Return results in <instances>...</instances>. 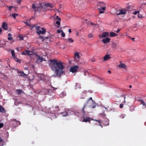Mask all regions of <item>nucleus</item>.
I'll return each instance as SVG.
<instances>
[{
    "label": "nucleus",
    "mask_w": 146,
    "mask_h": 146,
    "mask_svg": "<svg viewBox=\"0 0 146 146\" xmlns=\"http://www.w3.org/2000/svg\"><path fill=\"white\" fill-rule=\"evenodd\" d=\"M51 87L52 89V90H54V91L56 90L57 89H58L57 88H55L53 86H52V85L51 86Z\"/></svg>",
    "instance_id": "nucleus-42"
},
{
    "label": "nucleus",
    "mask_w": 146,
    "mask_h": 146,
    "mask_svg": "<svg viewBox=\"0 0 146 146\" xmlns=\"http://www.w3.org/2000/svg\"><path fill=\"white\" fill-rule=\"evenodd\" d=\"M120 29H118L117 31L116 32L117 33H118L120 31Z\"/></svg>",
    "instance_id": "nucleus-56"
},
{
    "label": "nucleus",
    "mask_w": 146,
    "mask_h": 146,
    "mask_svg": "<svg viewBox=\"0 0 146 146\" xmlns=\"http://www.w3.org/2000/svg\"><path fill=\"white\" fill-rule=\"evenodd\" d=\"M61 113L62 114V115L63 116H66L68 115V113L66 111H64L61 112Z\"/></svg>",
    "instance_id": "nucleus-27"
},
{
    "label": "nucleus",
    "mask_w": 146,
    "mask_h": 146,
    "mask_svg": "<svg viewBox=\"0 0 146 146\" xmlns=\"http://www.w3.org/2000/svg\"><path fill=\"white\" fill-rule=\"evenodd\" d=\"M109 36L108 33L107 32H104L103 33L102 35H100L99 37L100 38H103L107 37Z\"/></svg>",
    "instance_id": "nucleus-10"
},
{
    "label": "nucleus",
    "mask_w": 146,
    "mask_h": 146,
    "mask_svg": "<svg viewBox=\"0 0 146 146\" xmlns=\"http://www.w3.org/2000/svg\"><path fill=\"white\" fill-rule=\"evenodd\" d=\"M61 30V36L63 37H64L65 36V33H64L63 31L62 30Z\"/></svg>",
    "instance_id": "nucleus-36"
},
{
    "label": "nucleus",
    "mask_w": 146,
    "mask_h": 146,
    "mask_svg": "<svg viewBox=\"0 0 146 146\" xmlns=\"http://www.w3.org/2000/svg\"><path fill=\"white\" fill-rule=\"evenodd\" d=\"M96 121H97V122H98L99 123V125H100V126H101V124H100V120H95Z\"/></svg>",
    "instance_id": "nucleus-53"
},
{
    "label": "nucleus",
    "mask_w": 146,
    "mask_h": 146,
    "mask_svg": "<svg viewBox=\"0 0 146 146\" xmlns=\"http://www.w3.org/2000/svg\"><path fill=\"white\" fill-rule=\"evenodd\" d=\"M13 58L15 59V60L17 61L18 62L19 61V59L17 57V56H14L13 57Z\"/></svg>",
    "instance_id": "nucleus-35"
},
{
    "label": "nucleus",
    "mask_w": 146,
    "mask_h": 146,
    "mask_svg": "<svg viewBox=\"0 0 146 146\" xmlns=\"http://www.w3.org/2000/svg\"><path fill=\"white\" fill-rule=\"evenodd\" d=\"M123 105L122 104H121L119 105V107L121 108H123Z\"/></svg>",
    "instance_id": "nucleus-51"
},
{
    "label": "nucleus",
    "mask_w": 146,
    "mask_h": 146,
    "mask_svg": "<svg viewBox=\"0 0 146 146\" xmlns=\"http://www.w3.org/2000/svg\"><path fill=\"white\" fill-rule=\"evenodd\" d=\"M18 14L17 13H13L12 15V16L14 19H15L16 17L18 16Z\"/></svg>",
    "instance_id": "nucleus-33"
},
{
    "label": "nucleus",
    "mask_w": 146,
    "mask_h": 146,
    "mask_svg": "<svg viewBox=\"0 0 146 146\" xmlns=\"http://www.w3.org/2000/svg\"><path fill=\"white\" fill-rule=\"evenodd\" d=\"M51 63V68L55 73L53 76L54 77H60L65 74L64 66L63 63L61 61L54 59L50 60Z\"/></svg>",
    "instance_id": "nucleus-1"
},
{
    "label": "nucleus",
    "mask_w": 146,
    "mask_h": 146,
    "mask_svg": "<svg viewBox=\"0 0 146 146\" xmlns=\"http://www.w3.org/2000/svg\"><path fill=\"white\" fill-rule=\"evenodd\" d=\"M100 115L103 116H104L106 115V114L105 113L104 111H103L102 113H100Z\"/></svg>",
    "instance_id": "nucleus-39"
},
{
    "label": "nucleus",
    "mask_w": 146,
    "mask_h": 146,
    "mask_svg": "<svg viewBox=\"0 0 146 146\" xmlns=\"http://www.w3.org/2000/svg\"><path fill=\"white\" fill-rule=\"evenodd\" d=\"M92 103L93 104V105L91 106V108H96V104L94 101H92Z\"/></svg>",
    "instance_id": "nucleus-24"
},
{
    "label": "nucleus",
    "mask_w": 146,
    "mask_h": 146,
    "mask_svg": "<svg viewBox=\"0 0 146 146\" xmlns=\"http://www.w3.org/2000/svg\"><path fill=\"white\" fill-rule=\"evenodd\" d=\"M13 7L12 6H10L9 8V11H11V9H12V8Z\"/></svg>",
    "instance_id": "nucleus-57"
},
{
    "label": "nucleus",
    "mask_w": 146,
    "mask_h": 146,
    "mask_svg": "<svg viewBox=\"0 0 146 146\" xmlns=\"http://www.w3.org/2000/svg\"><path fill=\"white\" fill-rule=\"evenodd\" d=\"M99 13H100L101 14V13H104V12L103 11H101L100 10V11H99Z\"/></svg>",
    "instance_id": "nucleus-61"
},
{
    "label": "nucleus",
    "mask_w": 146,
    "mask_h": 146,
    "mask_svg": "<svg viewBox=\"0 0 146 146\" xmlns=\"http://www.w3.org/2000/svg\"><path fill=\"white\" fill-rule=\"evenodd\" d=\"M90 60L92 62H94L95 61V59L94 58L91 59Z\"/></svg>",
    "instance_id": "nucleus-52"
},
{
    "label": "nucleus",
    "mask_w": 146,
    "mask_h": 146,
    "mask_svg": "<svg viewBox=\"0 0 146 146\" xmlns=\"http://www.w3.org/2000/svg\"><path fill=\"white\" fill-rule=\"evenodd\" d=\"M17 123V125H18L21 124V122L18 121H16L15 119H13L11 120Z\"/></svg>",
    "instance_id": "nucleus-26"
},
{
    "label": "nucleus",
    "mask_w": 146,
    "mask_h": 146,
    "mask_svg": "<svg viewBox=\"0 0 146 146\" xmlns=\"http://www.w3.org/2000/svg\"><path fill=\"white\" fill-rule=\"evenodd\" d=\"M56 19L58 20H59L60 21H61V18L59 17L58 16H56Z\"/></svg>",
    "instance_id": "nucleus-44"
},
{
    "label": "nucleus",
    "mask_w": 146,
    "mask_h": 146,
    "mask_svg": "<svg viewBox=\"0 0 146 146\" xmlns=\"http://www.w3.org/2000/svg\"><path fill=\"white\" fill-rule=\"evenodd\" d=\"M60 21H57L56 22V24L58 25H60Z\"/></svg>",
    "instance_id": "nucleus-40"
},
{
    "label": "nucleus",
    "mask_w": 146,
    "mask_h": 146,
    "mask_svg": "<svg viewBox=\"0 0 146 146\" xmlns=\"http://www.w3.org/2000/svg\"><path fill=\"white\" fill-rule=\"evenodd\" d=\"M110 57L109 55L107 54L104 57V60L106 61L107 60L110 58Z\"/></svg>",
    "instance_id": "nucleus-21"
},
{
    "label": "nucleus",
    "mask_w": 146,
    "mask_h": 146,
    "mask_svg": "<svg viewBox=\"0 0 146 146\" xmlns=\"http://www.w3.org/2000/svg\"><path fill=\"white\" fill-rule=\"evenodd\" d=\"M74 57L76 59H80V56L79 55V53L78 52H76L74 54Z\"/></svg>",
    "instance_id": "nucleus-16"
},
{
    "label": "nucleus",
    "mask_w": 146,
    "mask_h": 146,
    "mask_svg": "<svg viewBox=\"0 0 146 146\" xmlns=\"http://www.w3.org/2000/svg\"><path fill=\"white\" fill-rule=\"evenodd\" d=\"M69 42L72 43L74 42V40L71 38H69L67 39Z\"/></svg>",
    "instance_id": "nucleus-30"
},
{
    "label": "nucleus",
    "mask_w": 146,
    "mask_h": 146,
    "mask_svg": "<svg viewBox=\"0 0 146 146\" xmlns=\"http://www.w3.org/2000/svg\"><path fill=\"white\" fill-rule=\"evenodd\" d=\"M2 32V30L1 28H0V34H1Z\"/></svg>",
    "instance_id": "nucleus-63"
},
{
    "label": "nucleus",
    "mask_w": 146,
    "mask_h": 146,
    "mask_svg": "<svg viewBox=\"0 0 146 146\" xmlns=\"http://www.w3.org/2000/svg\"><path fill=\"white\" fill-rule=\"evenodd\" d=\"M11 53L12 55V56L13 57L15 56V53L14 50H11Z\"/></svg>",
    "instance_id": "nucleus-34"
},
{
    "label": "nucleus",
    "mask_w": 146,
    "mask_h": 146,
    "mask_svg": "<svg viewBox=\"0 0 146 146\" xmlns=\"http://www.w3.org/2000/svg\"><path fill=\"white\" fill-rule=\"evenodd\" d=\"M8 35L9 36H11L12 35V34L10 33H9Z\"/></svg>",
    "instance_id": "nucleus-60"
},
{
    "label": "nucleus",
    "mask_w": 146,
    "mask_h": 146,
    "mask_svg": "<svg viewBox=\"0 0 146 146\" xmlns=\"http://www.w3.org/2000/svg\"><path fill=\"white\" fill-rule=\"evenodd\" d=\"M18 91L19 94H20L23 92V90L21 89L18 90Z\"/></svg>",
    "instance_id": "nucleus-41"
},
{
    "label": "nucleus",
    "mask_w": 146,
    "mask_h": 146,
    "mask_svg": "<svg viewBox=\"0 0 146 146\" xmlns=\"http://www.w3.org/2000/svg\"><path fill=\"white\" fill-rule=\"evenodd\" d=\"M88 72L87 71L85 70L84 71V76H86V73H88Z\"/></svg>",
    "instance_id": "nucleus-45"
},
{
    "label": "nucleus",
    "mask_w": 146,
    "mask_h": 146,
    "mask_svg": "<svg viewBox=\"0 0 146 146\" xmlns=\"http://www.w3.org/2000/svg\"><path fill=\"white\" fill-rule=\"evenodd\" d=\"M61 29L60 30H58L57 31V32L58 33H60V32H61Z\"/></svg>",
    "instance_id": "nucleus-54"
},
{
    "label": "nucleus",
    "mask_w": 146,
    "mask_h": 146,
    "mask_svg": "<svg viewBox=\"0 0 146 146\" xmlns=\"http://www.w3.org/2000/svg\"><path fill=\"white\" fill-rule=\"evenodd\" d=\"M37 5H36L35 4H32V8L34 11H36Z\"/></svg>",
    "instance_id": "nucleus-25"
},
{
    "label": "nucleus",
    "mask_w": 146,
    "mask_h": 146,
    "mask_svg": "<svg viewBox=\"0 0 146 146\" xmlns=\"http://www.w3.org/2000/svg\"><path fill=\"white\" fill-rule=\"evenodd\" d=\"M37 56V60L36 62L39 63L42 62L43 61V58L42 57H41L39 55H36Z\"/></svg>",
    "instance_id": "nucleus-8"
},
{
    "label": "nucleus",
    "mask_w": 146,
    "mask_h": 146,
    "mask_svg": "<svg viewBox=\"0 0 146 146\" xmlns=\"http://www.w3.org/2000/svg\"><path fill=\"white\" fill-rule=\"evenodd\" d=\"M97 5L98 6H99L100 7V8H98V9L100 10H101V7L104 6L105 5L103 2H97Z\"/></svg>",
    "instance_id": "nucleus-6"
},
{
    "label": "nucleus",
    "mask_w": 146,
    "mask_h": 146,
    "mask_svg": "<svg viewBox=\"0 0 146 146\" xmlns=\"http://www.w3.org/2000/svg\"><path fill=\"white\" fill-rule=\"evenodd\" d=\"M83 121L87 122H89L90 121L91 119V118L88 117H85L84 116H83Z\"/></svg>",
    "instance_id": "nucleus-9"
},
{
    "label": "nucleus",
    "mask_w": 146,
    "mask_h": 146,
    "mask_svg": "<svg viewBox=\"0 0 146 146\" xmlns=\"http://www.w3.org/2000/svg\"><path fill=\"white\" fill-rule=\"evenodd\" d=\"M45 6L46 7H50V9H48L50 10H52V8L53 7V6H54L53 5V4L50 3L45 4Z\"/></svg>",
    "instance_id": "nucleus-13"
},
{
    "label": "nucleus",
    "mask_w": 146,
    "mask_h": 146,
    "mask_svg": "<svg viewBox=\"0 0 146 146\" xmlns=\"http://www.w3.org/2000/svg\"><path fill=\"white\" fill-rule=\"evenodd\" d=\"M13 38L11 36H9L7 38V39L8 40H11L13 39Z\"/></svg>",
    "instance_id": "nucleus-46"
},
{
    "label": "nucleus",
    "mask_w": 146,
    "mask_h": 146,
    "mask_svg": "<svg viewBox=\"0 0 146 146\" xmlns=\"http://www.w3.org/2000/svg\"><path fill=\"white\" fill-rule=\"evenodd\" d=\"M43 9V8L41 6H37L36 11H40L41 10Z\"/></svg>",
    "instance_id": "nucleus-20"
},
{
    "label": "nucleus",
    "mask_w": 146,
    "mask_h": 146,
    "mask_svg": "<svg viewBox=\"0 0 146 146\" xmlns=\"http://www.w3.org/2000/svg\"><path fill=\"white\" fill-rule=\"evenodd\" d=\"M121 96L122 97L124 98V101L123 102V103H126V101H125V95H122Z\"/></svg>",
    "instance_id": "nucleus-38"
},
{
    "label": "nucleus",
    "mask_w": 146,
    "mask_h": 146,
    "mask_svg": "<svg viewBox=\"0 0 146 146\" xmlns=\"http://www.w3.org/2000/svg\"><path fill=\"white\" fill-rule=\"evenodd\" d=\"M106 9V7L104 6L101 7V10L103 11H104Z\"/></svg>",
    "instance_id": "nucleus-47"
},
{
    "label": "nucleus",
    "mask_w": 146,
    "mask_h": 146,
    "mask_svg": "<svg viewBox=\"0 0 146 146\" xmlns=\"http://www.w3.org/2000/svg\"><path fill=\"white\" fill-rule=\"evenodd\" d=\"M79 68L78 66H75L74 67H72L71 68L70 71V72L73 73L76 72Z\"/></svg>",
    "instance_id": "nucleus-4"
},
{
    "label": "nucleus",
    "mask_w": 146,
    "mask_h": 146,
    "mask_svg": "<svg viewBox=\"0 0 146 146\" xmlns=\"http://www.w3.org/2000/svg\"><path fill=\"white\" fill-rule=\"evenodd\" d=\"M125 115L124 114H121L120 116V117L122 119L123 118L125 117Z\"/></svg>",
    "instance_id": "nucleus-37"
},
{
    "label": "nucleus",
    "mask_w": 146,
    "mask_h": 146,
    "mask_svg": "<svg viewBox=\"0 0 146 146\" xmlns=\"http://www.w3.org/2000/svg\"><path fill=\"white\" fill-rule=\"evenodd\" d=\"M88 103V101H87L85 102L84 104L83 107L81 109V112L83 113V114H84L85 113V111L84 110L87 107Z\"/></svg>",
    "instance_id": "nucleus-3"
},
{
    "label": "nucleus",
    "mask_w": 146,
    "mask_h": 146,
    "mask_svg": "<svg viewBox=\"0 0 146 146\" xmlns=\"http://www.w3.org/2000/svg\"><path fill=\"white\" fill-rule=\"evenodd\" d=\"M68 32H69V33H71V32H72L71 29H69L68 30Z\"/></svg>",
    "instance_id": "nucleus-64"
},
{
    "label": "nucleus",
    "mask_w": 146,
    "mask_h": 146,
    "mask_svg": "<svg viewBox=\"0 0 146 146\" xmlns=\"http://www.w3.org/2000/svg\"><path fill=\"white\" fill-rule=\"evenodd\" d=\"M119 12H120V11H119V9H118V10H117L116 11V15H118V14H117L119 13Z\"/></svg>",
    "instance_id": "nucleus-49"
},
{
    "label": "nucleus",
    "mask_w": 146,
    "mask_h": 146,
    "mask_svg": "<svg viewBox=\"0 0 146 146\" xmlns=\"http://www.w3.org/2000/svg\"><path fill=\"white\" fill-rule=\"evenodd\" d=\"M2 28L4 29V30H7V24L5 23H3L2 26Z\"/></svg>",
    "instance_id": "nucleus-14"
},
{
    "label": "nucleus",
    "mask_w": 146,
    "mask_h": 146,
    "mask_svg": "<svg viewBox=\"0 0 146 146\" xmlns=\"http://www.w3.org/2000/svg\"><path fill=\"white\" fill-rule=\"evenodd\" d=\"M4 141L2 139L0 138V146L3 145Z\"/></svg>",
    "instance_id": "nucleus-31"
},
{
    "label": "nucleus",
    "mask_w": 146,
    "mask_h": 146,
    "mask_svg": "<svg viewBox=\"0 0 146 146\" xmlns=\"http://www.w3.org/2000/svg\"><path fill=\"white\" fill-rule=\"evenodd\" d=\"M110 35L111 37H114L116 36H117L118 35L113 32H111L110 33Z\"/></svg>",
    "instance_id": "nucleus-22"
},
{
    "label": "nucleus",
    "mask_w": 146,
    "mask_h": 146,
    "mask_svg": "<svg viewBox=\"0 0 146 146\" xmlns=\"http://www.w3.org/2000/svg\"><path fill=\"white\" fill-rule=\"evenodd\" d=\"M36 33L38 35H43L45 33L46 30L44 27L41 28L39 26H37L36 27Z\"/></svg>",
    "instance_id": "nucleus-2"
},
{
    "label": "nucleus",
    "mask_w": 146,
    "mask_h": 146,
    "mask_svg": "<svg viewBox=\"0 0 146 146\" xmlns=\"http://www.w3.org/2000/svg\"><path fill=\"white\" fill-rule=\"evenodd\" d=\"M139 13V11H135L133 13V14L135 15H136L137 13Z\"/></svg>",
    "instance_id": "nucleus-43"
},
{
    "label": "nucleus",
    "mask_w": 146,
    "mask_h": 146,
    "mask_svg": "<svg viewBox=\"0 0 146 146\" xmlns=\"http://www.w3.org/2000/svg\"><path fill=\"white\" fill-rule=\"evenodd\" d=\"M119 67L121 68H123L124 69H126V66L125 64L123 63H121L119 65Z\"/></svg>",
    "instance_id": "nucleus-19"
},
{
    "label": "nucleus",
    "mask_w": 146,
    "mask_h": 146,
    "mask_svg": "<svg viewBox=\"0 0 146 146\" xmlns=\"http://www.w3.org/2000/svg\"><path fill=\"white\" fill-rule=\"evenodd\" d=\"M3 126V124L2 123H0V128L2 127Z\"/></svg>",
    "instance_id": "nucleus-50"
},
{
    "label": "nucleus",
    "mask_w": 146,
    "mask_h": 146,
    "mask_svg": "<svg viewBox=\"0 0 146 146\" xmlns=\"http://www.w3.org/2000/svg\"><path fill=\"white\" fill-rule=\"evenodd\" d=\"M18 73L21 74L19 75L20 76H22L23 77L26 76V75L24 72L23 71H18Z\"/></svg>",
    "instance_id": "nucleus-18"
},
{
    "label": "nucleus",
    "mask_w": 146,
    "mask_h": 146,
    "mask_svg": "<svg viewBox=\"0 0 146 146\" xmlns=\"http://www.w3.org/2000/svg\"><path fill=\"white\" fill-rule=\"evenodd\" d=\"M91 100L92 101H92H93V100H92V97H90V98H89V99H88V100L87 101H88H88H89V100Z\"/></svg>",
    "instance_id": "nucleus-55"
},
{
    "label": "nucleus",
    "mask_w": 146,
    "mask_h": 146,
    "mask_svg": "<svg viewBox=\"0 0 146 146\" xmlns=\"http://www.w3.org/2000/svg\"><path fill=\"white\" fill-rule=\"evenodd\" d=\"M21 0H17V3L19 4L21 3Z\"/></svg>",
    "instance_id": "nucleus-48"
},
{
    "label": "nucleus",
    "mask_w": 146,
    "mask_h": 146,
    "mask_svg": "<svg viewBox=\"0 0 146 146\" xmlns=\"http://www.w3.org/2000/svg\"><path fill=\"white\" fill-rule=\"evenodd\" d=\"M32 54V52L31 51H29V50H25L24 52H23L22 53V54L25 55H27L28 56H30V55L31 54Z\"/></svg>",
    "instance_id": "nucleus-7"
},
{
    "label": "nucleus",
    "mask_w": 146,
    "mask_h": 146,
    "mask_svg": "<svg viewBox=\"0 0 146 146\" xmlns=\"http://www.w3.org/2000/svg\"><path fill=\"white\" fill-rule=\"evenodd\" d=\"M89 23H90V24H91L92 25H95V24H94L93 23L91 22H90L89 21Z\"/></svg>",
    "instance_id": "nucleus-58"
},
{
    "label": "nucleus",
    "mask_w": 146,
    "mask_h": 146,
    "mask_svg": "<svg viewBox=\"0 0 146 146\" xmlns=\"http://www.w3.org/2000/svg\"><path fill=\"white\" fill-rule=\"evenodd\" d=\"M138 101L140 103V104H142L143 105L142 107L143 109H145L146 108V103L143 100H139Z\"/></svg>",
    "instance_id": "nucleus-5"
},
{
    "label": "nucleus",
    "mask_w": 146,
    "mask_h": 146,
    "mask_svg": "<svg viewBox=\"0 0 146 146\" xmlns=\"http://www.w3.org/2000/svg\"><path fill=\"white\" fill-rule=\"evenodd\" d=\"M94 36V35L92 33H90L88 35V37L89 38H91Z\"/></svg>",
    "instance_id": "nucleus-32"
},
{
    "label": "nucleus",
    "mask_w": 146,
    "mask_h": 146,
    "mask_svg": "<svg viewBox=\"0 0 146 146\" xmlns=\"http://www.w3.org/2000/svg\"><path fill=\"white\" fill-rule=\"evenodd\" d=\"M131 8V7L130 6H128L127 7L124 8L123 9H125V10L126 13H127V11H129L130 9Z\"/></svg>",
    "instance_id": "nucleus-28"
},
{
    "label": "nucleus",
    "mask_w": 146,
    "mask_h": 146,
    "mask_svg": "<svg viewBox=\"0 0 146 146\" xmlns=\"http://www.w3.org/2000/svg\"><path fill=\"white\" fill-rule=\"evenodd\" d=\"M119 13L117 14L118 15H124L126 14V12L123 9H119Z\"/></svg>",
    "instance_id": "nucleus-11"
},
{
    "label": "nucleus",
    "mask_w": 146,
    "mask_h": 146,
    "mask_svg": "<svg viewBox=\"0 0 146 146\" xmlns=\"http://www.w3.org/2000/svg\"><path fill=\"white\" fill-rule=\"evenodd\" d=\"M87 93V91H84L82 92L83 94H86Z\"/></svg>",
    "instance_id": "nucleus-62"
},
{
    "label": "nucleus",
    "mask_w": 146,
    "mask_h": 146,
    "mask_svg": "<svg viewBox=\"0 0 146 146\" xmlns=\"http://www.w3.org/2000/svg\"><path fill=\"white\" fill-rule=\"evenodd\" d=\"M110 39L109 38H104L102 40V41L105 44L109 42L110 41Z\"/></svg>",
    "instance_id": "nucleus-12"
},
{
    "label": "nucleus",
    "mask_w": 146,
    "mask_h": 146,
    "mask_svg": "<svg viewBox=\"0 0 146 146\" xmlns=\"http://www.w3.org/2000/svg\"><path fill=\"white\" fill-rule=\"evenodd\" d=\"M111 46L113 48H116L117 47H118L119 45H118L115 42H113L111 44Z\"/></svg>",
    "instance_id": "nucleus-17"
},
{
    "label": "nucleus",
    "mask_w": 146,
    "mask_h": 146,
    "mask_svg": "<svg viewBox=\"0 0 146 146\" xmlns=\"http://www.w3.org/2000/svg\"><path fill=\"white\" fill-rule=\"evenodd\" d=\"M30 22V21H27L26 22L24 21L25 23L27 25L31 27V24L29 23V22Z\"/></svg>",
    "instance_id": "nucleus-29"
},
{
    "label": "nucleus",
    "mask_w": 146,
    "mask_h": 146,
    "mask_svg": "<svg viewBox=\"0 0 146 146\" xmlns=\"http://www.w3.org/2000/svg\"><path fill=\"white\" fill-rule=\"evenodd\" d=\"M40 40H41L42 41H44L46 39H48L49 38L48 37H43L41 36H40L38 37Z\"/></svg>",
    "instance_id": "nucleus-15"
},
{
    "label": "nucleus",
    "mask_w": 146,
    "mask_h": 146,
    "mask_svg": "<svg viewBox=\"0 0 146 146\" xmlns=\"http://www.w3.org/2000/svg\"><path fill=\"white\" fill-rule=\"evenodd\" d=\"M142 15L141 14H139L138 15V17L141 18L142 17Z\"/></svg>",
    "instance_id": "nucleus-59"
},
{
    "label": "nucleus",
    "mask_w": 146,
    "mask_h": 146,
    "mask_svg": "<svg viewBox=\"0 0 146 146\" xmlns=\"http://www.w3.org/2000/svg\"><path fill=\"white\" fill-rule=\"evenodd\" d=\"M0 112L2 113H5V112L4 108L1 106H0Z\"/></svg>",
    "instance_id": "nucleus-23"
}]
</instances>
